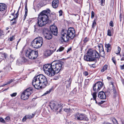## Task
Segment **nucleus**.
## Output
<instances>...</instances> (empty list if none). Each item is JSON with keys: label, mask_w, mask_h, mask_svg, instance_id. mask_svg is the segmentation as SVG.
<instances>
[{"label": "nucleus", "mask_w": 124, "mask_h": 124, "mask_svg": "<svg viewBox=\"0 0 124 124\" xmlns=\"http://www.w3.org/2000/svg\"><path fill=\"white\" fill-rule=\"evenodd\" d=\"M5 119L6 122H9L10 119V118L9 116L6 117L5 118Z\"/></svg>", "instance_id": "obj_33"}, {"label": "nucleus", "mask_w": 124, "mask_h": 124, "mask_svg": "<svg viewBox=\"0 0 124 124\" xmlns=\"http://www.w3.org/2000/svg\"><path fill=\"white\" fill-rule=\"evenodd\" d=\"M23 63L26 62L27 61V60L24 57H23L20 58Z\"/></svg>", "instance_id": "obj_26"}, {"label": "nucleus", "mask_w": 124, "mask_h": 124, "mask_svg": "<svg viewBox=\"0 0 124 124\" xmlns=\"http://www.w3.org/2000/svg\"><path fill=\"white\" fill-rule=\"evenodd\" d=\"M123 56H124L123 57H122L121 59V61H124V55H123Z\"/></svg>", "instance_id": "obj_57"}, {"label": "nucleus", "mask_w": 124, "mask_h": 124, "mask_svg": "<svg viewBox=\"0 0 124 124\" xmlns=\"http://www.w3.org/2000/svg\"><path fill=\"white\" fill-rule=\"evenodd\" d=\"M74 116L75 119L76 120L86 121L88 120L86 116L83 114L77 113L74 115Z\"/></svg>", "instance_id": "obj_10"}, {"label": "nucleus", "mask_w": 124, "mask_h": 124, "mask_svg": "<svg viewBox=\"0 0 124 124\" xmlns=\"http://www.w3.org/2000/svg\"><path fill=\"white\" fill-rule=\"evenodd\" d=\"M59 4L58 0H54L52 3V6L54 8H57Z\"/></svg>", "instance_id": "obj_19"}, {"label": "nucleus", "mask_w": 124, "mask_h": 124, "mask_svg": "<svg viewBox=\"0 0 124 124\" xmlns=\"http://www.w3.org/2000/svg\"><path fill=\"white\" fill-rule=\"evenodd\" d=\"M43 69L46 74L49 77L53 76L55 74L52 63L45 64L43 66Z\"/></svg>", "instance_id": "obj_4"}, {"label": "nucleus", "mask_w": 124, "mask_h": 124, "mask_svg": "<svg viewBox=\"0 0 124 124\" xmlns=\"http://www.w3.org/2000/svg\"><path fill=\"white\" fill-rule=\"evenodd\" d=\"M96 24V21L95 20H94L93 22V23L92 24V26L93 28L94 27H95Z\"/></svg>", "instance_id": "obj_34"}, {"label": "nucleus", "mask_w": 124, "mask_h": 124, "mask_svg": "<svg viewBox=\"0 0 124 124\" xmlns=\"http://www.w3.org/2000/svg\"><path fill=\"white\" fill-rule=\"evenodd\" d=\"M6 8V5L5 4L0 3V11H4Z\"/></svg>", "instance_id": "obj_20"}, {"label": "nucleus", "mask_w": 124, "mask_h": 124, "mask_svg": "<svg viewBox=\"0 0 124 124\" xmlns=\"http://www.w3.org/2000/svg\"><path fill=\"white\" fill-rule=\"evenodd\" d=\"M112 60L113 61V62L115 64H116V61L115 60V59L114 58H112Z\"/></svg>", "instance_id": "obj_48"}, {"label": "nucleus", "mask_w": 124, "mask_h": 124, "mask_svg": "<svg viewBox=\"0 0 124 124\" xmlns=\"http://www.w3.org/2000/svg\"><path fill=\"white\" fill-rule=\"evenodd\" d=\"M100 53L101 56L102 57L104 58L105 57V54L104 51H103V50L100 52Z\"/></svg>", "instance_id": "obj_25"}, {"label": "nucleus", "mask_w": 124, "mask_h": 124, "mask_svg": "<svg viewBox=\"0 0 124 124\" xmlns=\"http://www.w3.org/2000/svg\"><path fill=\"white\" fill-rule=\"evenodd\" d=\"M27 12H25V14L24 16V19H23L24 20H25V18H26V17L27 15Z\"/></svg>", "instance_id": "obj_52"}, {"label": "nucleus", "mask_w": 124, "mask_h": 124, "mask_svg": "<svg viewBox=\"0 0 124 124\" xmlns=\"http://www.w3.org/2000/svg\"><path fill=\"white\" fill-rule=\"evenodd\" d=\"M50 92V90H49V91H47L46 93H45L43 95H45L46 94H47L49 93Z\"/></svg>", "instance_id": "obj_51"}, {"label": "nucleus", "mask_w": 124, "mask_h": 124, "mask_svg": "<svg viewBox=\"0 0 124 124\" xmlns=\"http://www.w3.org/2000/svg\"><path fill=\"white\" fill-rule=\"evenodd\" d=\"M98 97L101 99H105L106 98L105 93L103 91L99 92Z\"/></svg>", "instance_id": "obj_18"}, {"label": "nucleus", "mask_w": 124, "mask_h": 124, "mask_svg": "<svg viewBox=\"0 0 124 124\" xmlns=\"http://www.w3.org/2000/svg\"><path fill=\"white\" fill-rule=\"evenodd\" d=\"M112 121L114 124H118L117 121L115 118H113V119Z\"/></svg>", "instance_id": "obj_32"}, {"label": "nucleus", "mask_w": 124, "mask_h": 124, "mask_svg": "<svg viewBox=\"0 0 124 124\" xmlns=\"http://www.w3.org/2000/svg\"><path fill=\"white\" fill-rule=\"evenodd\" d=\"M32 84L37 89L44 88L48 85L46 78L42 74L35 77L32 80Z\"/></svg>", "instance_id": "obj_2"}, {"label": "nucleus", "mask_w": 124, "mask_h": 124, "mask_svg": "<svg viewBox=\"0 0 124 124\" xmlns=\"http://www.w3.org/2000/svg\"><path fill=\"white\" fill-rule=\"evenodd\" d=\"M24 118L26 120V119H28L27 116L26 115L24 117Z\"/></svg>", "instance_id": "obj_60"}, {"label": "nucleus", "mask_w": 124, "mask_h": 124, "mask_svg": "<svg viewBox=\"0 0 124 124\" xmlns=\"http://www.w3.org/2000/svg\"><path fill=\"white\" fill-rule=\"evenodd\" d=\"M120 67L121 70H123L124 69V65L120 66Z\"/></svg>", "instance_id": "obj_53"}, {"label": "nucleus", "mask_w": 124, "mask_h": 124, "mask_svg": "<svg viewBox=\"0 0 124 124\" xmlns=\"http://www.w3.org/2000/svg\"><path fill=\"white\" fill-rule=\"evenodd\" d=\"M17 94V93H14L10 95L12 97H13L15 96Z\"/></svg>", "instance_id": "obj_41"}, {"label": "nucleus", "mask_w": 124, "mask_h": 124, "mask_svg": "<svg viewBox=\"0 0 124 124\" xmlns=\"http://www.w3.org/2000/svg\"><path fill=\"white\" fill-rule=\"evenodd\" d=\"M9 81H10V82L11 83L13 81V79H11V80H9Z\"/></svg>", "instance_id": "obj_63"}, {"label": "nucleus", "mask_w": 124, "mask_h": 124, "mask_svg": "<svg viewBox=\"0 0 124 124\" xmlns=\"http://www.w3.org/2000/svg\"><path fill=\"white\" fill-rule=\"evenodd\" d=\"M105 0H101V4L102 5V4L104 2Z\"/></svg>", "instance_id": "obj_58"}, {"label": "nucleus", "mask_w": 124, "mask_h": 124, "mask_svg": "<svg viewBox=\"0 0 124 124\" xmlns=\"http://www.w3.org/2000/svg\"><path fill=\"white\" fill-rule=\"evenodd\" d=\"M67 82H68V84L67 86L69 87L70 86L71 84V81L70 79H69V80L67 81Z\"/></svg>", "instance_id": "obj_36"}, {"label": "nucleus", "mask_w": 124, "mask_h": 124, "mask_svg": "<svg viewBox=\"0 0 124 124\" xmlns=\"http://www.w3.org/2000/svg\"><path fill=\"white\" fill-rule=\"evenodd\" d=\"M105 101H95V102L97 104H98L99 105H100L101 104L104 103Z\"/></svg>", "instance_id": "obj_30"}, {"label": "nucleus", "mask_w": 124, "mask_h": 124, "mask_svg": "<svg viewBox=\"0 0 124 124\" xmlns=\"http://www.w3.org/2000/svg\"><path fill=\"white\" fill-rule=\"evenodd\" d=\"M84 75L85 76H87L88 75V73L87 71H85L83 73Z\"/></svg>", "instance_id": "obj_49"}, {"label": "nucleus", "mask_w": 124, "mask_h": 124, "mask_svg": "<svg viewBox=\"0 0 124 124\" xmlns=\"http://www.w3.org/2000/svg\"><path fill=\"white\" fill-rule=\"evenodd\" d=\"M49 9L43 11L39 14L37 18V24L38 26H34V32H36L39 33H43V30L46 28H43L40 27L45 26L48 22V14L50 12Z\"/></svg>", "instance_id": "obj_1"}, {"label": "nucleus", "mask_w": 124, "mask_h": 124, "mask_svg": "<svg viewBox=\"0 0 124 124\" xmlns=\"http://www.w3.org/2000/svg\"><path fill=\"white\" fill-rule=\"evenodd\" d=\"M111 50V47L107 48V52H108L110 51Z\"/></svg>", "instance_id": "obj_55"}, {"label": "nucleus", "mask_w": 124, "mask_h": 124, "mask_svg": "<svg viewBox=\"0 0 124 124\" xmlns=\"http://www.w3.org/2000/svg\"><path fill=\"white\" fill-rule=\"evenodd\" d=\"M53 50H47L44 52V55L46 56H50L56 50V48L55 47H53Z\"/></svg>", "instance_id": "obj_16"}, {"label": "nucleus", "mask_w": 124, "mask_h": 124, "mask_svg": "<svg viewBox=\"0 0 124 124\" xmlns=\"http://www.w3.org/2000/svg\"><path fill=\"white\" fill-rule=\"evenodd\" d=\"M52 33L48 29H44L43 30V34L44 37L47 39H50L52 38Z\"/></svg>", "instance_id": "obj_11"}, {"label": "nucleus", "mask_w": 124, "mask_h": 124, "mask_svg": "<svg viewBox=\"0 0 124 124\" xmlns=\"http://www.w3.org/2000/svg\"><path fill=\"white\" fill-rule=\"evenodd\" d=\"M4 33L3 31L0 30V38L3 35Z\"/></svg>", "instance_id": "obj_38"}, {"label": "nucleus", "mask_w": 124, "mask_h": 124, "mask_svg": "<svg viewBox=\"0 0 124 124\" xmlns=\"http://www.w3.org/2000/svg\"><path fill=\"white\" fill-rule=\"evenodd\" d=\"M94 16V12L93 11H92L91 12V18H93Z\"/></svg>", "instance_id": "obj_40"}, {"label": "nucleus", "mask_w": 124, "mask_h": 124, "mask_svg": "<svg viewBox=\"0 0 124 124\" xmlns=\"http://www.w3.org/2000/svg\"><path fill=\"white\" fill-rule=\"evenodd\" d=\"M18 11L19 10L17 11V13L15 15V16H14L13 19H15L16 20V19L17 18L19 15L18 14Z\"/></svg>", "instance_id": "obj_27"}, {"label": "nucleus", "mask_w": 124, "mask_h": 124, "mask_svg": "<svg viewBox=\"0 0 124 124\" xmlns=\"http://www.w3.org/2000/svg\"><path fill=\"white\" fill-rule=\"evenodd\" d=\"M71 50V48H69V49H68V50L67 51V53H68Z\"/></svg>", "instance_id": "obj_59"}, {"label": "nucleus", "mask_w": 124, "mask_h": 124, "mask_svg": "<svg viewBox=\"0 0 124 124\" xmlns=\"http://www.w3.org/2000/svg\"><path fill=\"white\" fill-rule=\"evenodd\" d=\"M77 3H80L79 2H78V0H74Z\"/></svg>", "instance_id": "obj_62"}, {"label": "nucleus", "mask_w": 124, "mask_h": 124, "mask_svg": "<svg viewBox=\"0 0 124 124\" xmlns=\"http://www.w3.org/2000/svg\"><path fill=\"white\" fill-rule=\"evenodd\" d=\"M16 63L18 65H20L23 62L20 58L17 60Z\"/></svg>", "instance_id": "obj_23"}, {"label": "nucleus", "mask_w": 124, "mask_h": 124, "mask_svg": "<svg viewBox=\"0 0 124 124\" xmlns=\"http://www.w3.org/2000/svg\"><path fill=\"white\" fill-rule=\"evenodd\" d=\"M110 46L111 45L109 44H106L105 45V47L106 48L110 47Z\"/></svg>", "instance_id": "obj_43"}, {"label": "nucleus", "mask_w": 124, "mask_h": 124, "mask_svg": "<svg viewBox=\"0 0 124 124\" xmlns=\"http://www.w3.org/2000/svg\"><path fill=\"white\" fill-rule=\"evenodd\" d=\"M84 59L85 61H93L95 60L94 59L92 58L91 55H89L88 54L87 55H84Z\"/></svg>", "instance_id": "obj_17"}, {"label": "nucleus", "mask_w": 124, "mask_h": 124, "mask_svg": "<svg viewBox=\"0 0 124 124\" xmlns=\"http://www.w3.org/2000/svg\"><path fill=\"white\" fill-rule=\"evenodd\" d=\"M10 83H11L10 82V81H8L6 83L3 84V85H2L1 86L3 87V86H4L5 85H7L9 84Z\"/></svg>", "instance_id": "obj_37"}, {"label": "nucleus", "mask_w": 124, "mask_h": 124, "mask_svg": "<svg viewBox=\"0 0 124 124\" xmlns=\"http://www.w3.org/2000/svg\"><path fill=\"white\" fill-rule=\"evenodd\" d=\"M103 86V83L101 82H98L94 84L93 86V89L95 92L93 94V100L96 101V93L102 88Z\"/></svg>", "instance_id": "obj_6"}, {"label": "nucleus", "mask_w": 124, "mask_h": 124, "mask_svg": "<svg viewBox=\"0 0 124 124\" xmlns=\"http://www.w3.org/2000/svg\"><path fill=\"white\" fill-rule=\"evenodd\" d=\"M43 43V38L39 37L34 39L31 42V45L34 48L38 49L42 46Z\"/></svg>", "instance_id": "obj_5"}, {"label": "nucleus", "mask_w": 124, "mask_h": 124, "mask_svg": "<svg viewBox=\"0 0 124 124\" xmlns=\"http://www.w3.org/2000/svg\"><path fill=\"white\" fill-rule=\"evenodd\" d=\"M64 47L62 46L60 47L59 49L57 50V51L61 52L64 49Z\"/></svg>", "instance_id": "obj_28"}, {"label": "nucleus", "mask_w": 124, "mask_h": 124, "mask_svg": "<svg viewBox=\"0 0 124 124\" xmlns=\"http://www.w3.org/2000/svg\"><path fill=\"white\" fill-rule=\"evenodd\" d=\"M15 59V57L14 55H10V58L9 59V62H13Z\"/></svg>", "instance_id": "obj_22"}, {"label": "nucleus", "mask_w": 124, "mask_h": 124, "mask_svg": "<svg viewBox=\"0 0 124 124\" xmlns=\"http://www.w3.org/2000/svg\"><path fill=\"white\" fill-rule=\"evenodd\" d=\"M14 39V37H10L9 39V41H12Z\"/></svg>", "instance_id": "obj_54"}, {"label": "nucleus", "mask_w": 124, "mask_h": 124, "mask_svg": "<svg viewBox=\"0 0 124 124\" xmlns=\"http://www.w3.org/2000/svg\"><path fill=\"white\" fill-rule=\"evenodd\" d=\"M87 54L91 55L92 58L95 59V58L98 59L100 58V54L96 50H93L90 49L88 50Z\"/></svg>", "instance_id": "obj_9"}, {"label": "nucleus", "mask_w": 124, "mask_h": 124, "mask_svg": "<svg viewBox=\"0 0 124 124\" xmlns=\"http://www.w3.org/2000/svg\"><path fill=\"white\" fill-rule=\"evenodd\" d=\"M0 122L4 123H5V121L2 118H0Z\"/></svg>", "instance_id": "obj_39"}, {"label": "nucleus", "mask_w": 124, "mask_h": 124, "mask_svg": "<svg viewBox=\"0 0 124 124\" xmlns=\"http://www.w3.org/2000/svg\"><path fill=\"white\" fill-rule=\"evenodd\" d=\"M10 22L11 24L13 25L16 23V21L15 19H12L11 20Z\"/></svg>", "instance_id": "obj_24"}, {"label": "nucleus", "mask_w": 124, "mask_h": 124, "mask_svg": "<svg viewBox=\"0 0 124 124\" xmlns=\"http://www.w3.org/2000/svg\"><path fill=\"white\" fill-rule=\"evenodd\" d=\"M26 121V120L24 119V118H23L22 119L23 122H24L25 121Z\"/></svg>", "instance_id": "obj_61"}, {"label": "nucleus", "mask_w": 124, "mask_h": 124, "mask_svg": "<svg viewBox=\"0 0 124 124\" xmlns=\"http://www.w3.org/2000/svg\"><path fill=\"white\" fill-rule=\"evenodd\" d=\"M24 54L27 57L31 60H34L36 58L38 55L37 51L30 48L24 51Z\"/></svg>", "instance_id": "obj_3"}, {"label": "nucleus", "mask_w": 124, "mask_h": 124, "mask_svg": "<svg viewBox=\"0 0 124 124\" xmlns=\"http://www.w3.org/2000/svg\"><path fill=\"white\" fill-rule=\"evenodd\" d=\"M123 18V15L122 13H121L120 14V22L121 21L122 19Z\"/></svg>", "instance_id": "obj_42"}, {"label": "nucleus", "mask_w": 124, "mask_h": 124, "mask_svg": "<svg viewBox=\"0 0 124 124\" xmlns=\"http://www.w3.org/2000/svg\"><path fill=\"white\" fill-rule=\"evenodd\" d=\"M3 56H4V57L5 58H6L7 57V55L5 53H4L3 54Z\"/></svg>", "instance_id": "obj_56"}, {"label": "nucleus", "mask_w": 124, "mask_h": 124, "mask_svg": "<svg viewBox=\"0 0 124 124\" xmlns=\"http://www.w3.org/2000/svg\"><path fill=\"white\" fill-rule=\"evenodd\" d=\"M33 88L32 87H29L27 88L23 92L21 96V99L23 100H26L28 99L29 96L32 93Z\"/></svg>", "instance_id": "obj_7"}, {"label": "nucleus", "mask_w": 124, "mask_h": 124, "mask_svg": "<svg viewBox=\"0 0 124 124\" xmlns=\"http://www.w3.org/2000/svg\"><path fill=\"white\" fill-rule=\"evenodd\" d=\"M27 117V118L29 119H31L32 118V116H31V115H26Z\"/></svg>", "instance_id": "obj_47"}, {"label": "nucleus", "mask_w": 124, "mask_h": 124, "mask_svg": "<svg viewBox=\"0 0 124 124\" xmlns=\"http://www.w3.org/2000/svg\"><path fill=\"white\" fill-rule=\"evenodd\" d=\"M107 35L110 36H111V31L110 30H108V31Z\"/></svg>", "instance_id": "obj_35"}, {"label": "nucleus", "mask_w": 124, "mask_h": 124, "mask_svg": "<svg viewBox=\"0 0 124 124\" xmlns=\"http://www.w3.org/2000/svg\"><path fill=\"white\" fill-rule=\"evenodd\" d=\"M35 114H32V115H31V116H32V118L34 117V116H35Z\"/></svg>", "instance_id": "obj_64"}, {"label": "nucleus", "mask_w": 124, "mask_h": 124, "mask_svg": "<svg viewBox=\"0 0 124 124\" xmlns=\"http://www.w3.org/2000/svg\"><path fill=\"white\" fill-rule=\"evenodd\" d=\"M54 102V101H51L49 105L51 109L54 111H56L58 109L59 107L62 106L63 105L61 104H58V105H56L55 101Z\"/></svg>", "instance_id": "obj_13"}, {"label": "nucleus", "mask_w": 124, "mask_h": 124, "mask_svg": "<svg viewBox=\"0 0 124 124\" xmlns=\"http://www.w3.org/2000/svg\"><path fill=\"white\" fill-rule=\"evenodd\" d=\"M67 33L70 38L72 39L75 36V31L73 28H70L67 31Z\"/></svg>", "instance_id": "obj_14"}, {"label": "nucleus", "mask_w": 124, "mask_h": 124, "mask_svg": "<svg viewBox=\"0 0 124 124\" xmlns=\"http://www.w3.org/2000/svg\"><path fill=\"white\" fill-rule=\"evenodd\" d=\"M109 25L112 27L113 26V23L112 21H111L109 23Z\"/></svg>", "instance_id": "obj_44"}, {"label": "nucleus", "mask_w": 124, "mask_h": 124, "mask_svg": "<svg viewBox=\"0 0 124 124\" xmlns=\"http://www.w3.org/2000/svg\"><path fill=\"white\" fill-rule=\"evenodd\" d=\"M63 110L66 112H69L70 111V109L69 108H65Z\"/></svg>", "instance_id": "obj_31"}, {"label": "nucleus", "mask_w": 124, "mask_h": 124, "mask_svg": "<svg viewBox=\"0 0 124 124\" xmlns=\"http://www.w3.org/2000/svg\"><path fill=\"white\" fill-rule=\"evenodd\" d=\"M50 31L53 34L55 35H56L58 33L57 28L56 26L54 25H52L50 26Z\"/></svg>", "instance_id": "obj_15"}, {"label": "nucleus", "mask_w": 124, "mask_h": 124, "mask_svg": "<svg viewBox=\"0 0 124 124\" xmlns=\"http://www.w3.org/2000/svg\"><path fill=\"white\" fill-rule=\"evenodd\" d=\"M59 15L60 16H62V10H61L59 11Z\"/></svg>", "instance_id": "obj_45"}, {"label": "nucleus", "mask_w": 124, "mask_h": 124, "mask_svg": "<svg viewBox=\"0 0 124 124\" xmlns=\"http://www.w3.org/2000/svg\"><path fill=\"white\" fill-rule=\"evenodd\" d=\"M28 10L27 6L26 5L25 6V12H27Z\"/></svg>", "instance_id": "obj_50"}, {"label": "nucleus", "mask_w": 124, "mask_h": 124, "mask_svg": "<svg viewBox=\"0 0 124 124\" xmlns=\"http://www.w3.org/2000/svg\"><path fill=\"white\" fill-rule=\"evenodd\" d=\"M121 50V48L119 46H117V50L116 51L117 53H116L117 54H119L120 53Z\"/></svg>", "instance_id": "obj_29"}, {"label": "nucleus", "mask_w": 124, "mask_h": 124, "mask_svg": "<svg viewBox=\"0 0 124 124\" xmlns=\"http://www.w3.org/2000/svg\"><path fill=\"white\" fill-rule=\"evenodd\" d=\"M88 39L87 38H85L84 39V43H86L87 42L88 40Z\"/></svg>", "instance_id": "obj_46"}, {"label": "nucleus", "mask_w": 124, "mask_h": 124, "mask_svg": "<svg viewBox=\"0 0 124 124\" xmlns=\"http://www.w3.org/2000/svg\"><path fill=\"white\" fill-rule=\"evenodd\" d=\"M66 30H63L61 32L62 42H66L68 41L70 38L67 33Z\"/></svg>", "instance_id": "obj_12"}, {"label": "nucleus", "mask_w": 124, "mask_h": 124, "mask_svg": "<svg viewBox=\"0 0 124 124\" xmlns=\"http://www.w3.org/2000/svg\"><path fill=\"white\" fill-rule=\"evenodd\" d=\"M52 63L53 70L55 73H57L61 69L63 65V62H59L58 63L53 62Z\"/></svg>", "instance_id": "obj_8"}, {"label": "nucleus", "mask_w": 124, "mask_h": 124, "mask_svg": "<svg viewBox=\"0 0 124 124\" xmlns=\"http://www.w3.org/2000/svg\"><path fill=\"white\" fill-rule=\"evenodd\" d=\"M108 67V65H104L101 70V71L102 72H103L107 69Z\"/></svg>", "instance_id": "obj_21"}]
</instances>
